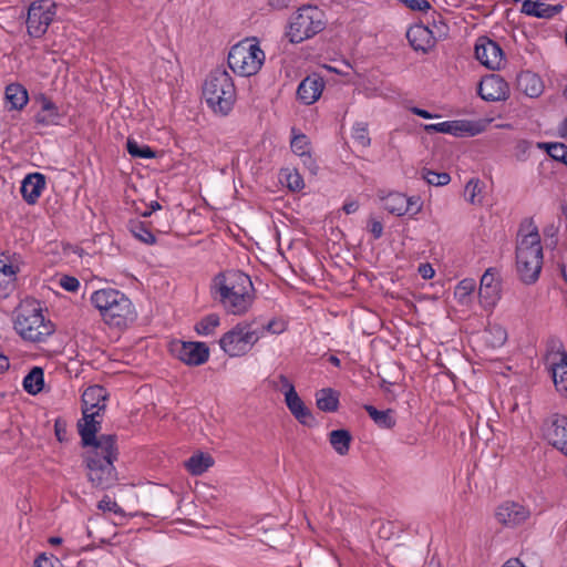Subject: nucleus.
Listing matches in <instances>:
<instances>
[{
    "instance_id": "f257e3e1",
    "label": "nucleus",
    "mask_w": 567,
    "mask_h": 567,
    "mask_svg": "<svg viewBox=\"0 0 567 567\" xmlns=\"http://www.w3.org/2000/svg\"><path fill=\"white\" fill-rule=\"evenodd\" d=\"M99 415L84 416L79 422V433L84 447L83 460L87 470V478L93 486L109 488L117 480L113 462L117 456L114 435L96 437L100 427Z\"/></svg>"
},
{
    "instance_id": "f03ea898",
    "label": "nucleus",
    "mask_w": 567,
    "mask_h": 567,
    "mask_svg": "<svg viewBox=\"0 0 567 567\" xmlns=\"http://www.w3.org/2000/svg\"><path fill=\"white\" fill-rule=\"evenodd\" d=\"M210 292L223 309L234 316L249 311L255 300V289L248 275L240 270H226L216 275Z\"/></svg>"
},
{
    "instance_id": "7ed1b4c3",
    "label": "nucleus",
    "mask_w": 567,
    "mask_h": 567,
    "mask_svg": "<svg viewBox=\"0 0 567 567\" xmlns=\"http://www.w3.org/2000/svg\"><path fill=\"white\" fill-rule=\"evenodd\" d=\"M516 271L519 279L534 284L539 278L543 267V246L537 226L533 220H524L516 237Z\"/></svg>"
},
{
    "instance_id": "20e7f679",
    "label": "nucleus",
    "mask_w": 567,
    "mask_h": 567,
    "mask_svg": "<svg viewBox=\"0 0 567 567\" xmlns=\"http://www.w3.org/2000/svg\"><path fill=\"white\" fill-rule=\"evenodd\" d=\"M90 302L110 327L123 328L136 318L135 307L130 298L114 288H102L90 296Z\"/></svg>"
},
{
    "instance_id": "39448f33",
    "label": "nucleus",
    "mask_w": 567,
    "mask_h": 567,
    "mask_svg": "<svg viewBox=\"0 0 567 567\" xmlns=\"http://www.w3.org/2000/svg\"><path fill=\"white\" fill-rule=\"evenodd\" d=\"M203 95L208 106L218 114H228L236 101L231 76L225 70H215L206 79Z\"/></svg>"
},
{
    "instance_id": "423d86ee",
    "label": "nucleus",
    "mask_w": 567,
    "mask_h": 567,
    "mask_svg": "<svg viewBox=\"0 0 567 567\" xmlns=\"http://www.w3.org/2000/svg\"><path fill=\"white\" fill-rule=\"evenodd\" d=\"M266 60L256 38H246L231 47L228 53V65L240 76H251L259 72Z\"/></svg>"
},
{
    "instance_id": "0eeeda50",
    "label": "nucleus",
    "mask_w": 567,
    "mask_h": 567,
    "mask_svg": "<svg viewBox=\"0 0 567 567\" xmlns=\"http://www.w3.org/2000/svg\"><path fill=\"white\" fill-rule=\"evenodd\" d=\"M326 27V17L321 9L315 6H303L291 16L286 37L291 43H300L315 37Z\"/></svg>"
},
{
    "instance_id": "6e6552de",
    "label": "nucleus",
    "mask_w": 567,
    "mask_h": 567,
    "mask_svg": "<svg viewBox=\"0 0 567 567\" xmlns=\"http://www.w3.org/2000/svg\"><path fill=\"white\" fill-rule=\"evenodd\" d=\"M14 329L30 342H42L53 332V326L44 319L42 310L32 305H22L18 309Z\"/></svg>"
},
{
    "instance_id": "1a4fd4ad",
    "label": "nucleus",
    "mask_w": 567,
    "mask_h": 567,
    "mask_svg": "<svg viewBox=\"0 0 567 567\" xmlns=\"http://www.w3.org/2000/svg\"><path fill=\"white\" fill-rule=\"evenodd\" d=\"M261 339V332L255 331V321H241L219 339L221 350L231 358L247 354Z\"/></svg>"
},
{
    "instance_id": "9d476101",
    "label": "nucleus",
    "mask_w": 567,
    "mask_h": 567,
    "mask_svg": "<svg viewBox=\"0 0 567 567\" xmlns=\"http://www.w3.org/2000/svg\"><path fill=\"white\" fill-rule=\"evenodd\" d=\"M55 17V3L52 0L34 1L28 11L27 28L31 37L43 35Z\"/></svg>"
},
{
    "instance_id": "9b49d317",
    "label": "nucleus",
    "mask_w": 567,
    "mask_h": 567,
    "mask_svg": "<svg viewBox=\"0 0 567 567\" xmlns=\"http://www.w3.org/2000/svg\"><path fill=\"white\" fill-rule=\"evenodd\" d=\"M172 352L187 365H202L209 359V348L198 341H174Z\"/></svg>"
},
{
    "instance_id": "f8f14e48",
    "label": "nucleus",
    "mask_w": 567,
    "mask_h": 567,
    "mask_svg": "<svg viewBox=\"0 0 567 567\" xmlns=\"http://www.w3.org/2000/svg\"><path fill=\"white\" fill-rule=\"evenodd\" d=\"M475 56L482 65L491 70H499L505 63L502 48L487 37H480L476 40Z\"/></svg>"
},
{
    "instance_id": "ddd939ff",
    "label": "nucleus",
    "mask_w": 567,
    "mask_h": 567,
    "mask_svg": "<svg viewBox=\"0 0 567 567\" xmlns=\"http://www.w3.org/2000/svg\"><path fill=\"white\" fill-rule=\"evenodd\" d=\"M502 289L498 274L495 269H487L482 278L478 289L480 303L485 310H492L501 299Z\"/></svg>"
},
{
    "instance_id": "4468645a",
    "label": "nucleus",
    "mask_w": 567,
    "mask_h": 567,
    "mask_svg": "<svg viewBox=\"0 0 567 567\" xmlns=\"http://www.w3.org/2000/svg\"><path fill=\"white\" fill-rule=\"evenodd\" d=\"M383 207L395 216L416 215L421 212L422 204L417 196L408 197L402 193L394 192L383 198Z\"/></svg>"
},
{
    "instance_id": "2eb2a0df",
    "label": "nucleus",
    "mask_w": 567,
    "mask_h": 567,
    "mask_svg": "<svg viewBox=\"0 0 567 567\" xmlns=\"http://www.w3.org/2000/svg\"><path fill=\"white\" fill-rule=\"evenodd\" d=\"M530 516V512L524 505L506 501L497 506L495 511L496 520L506 527H515L525 523Z\"/></svg>"
},
{
    "instance_id": "dca6fc26",
    "label": "nucleus",
    "mask_w": 567,
    "mask_h": 567,
    "mask_svg": "<svg viewBox=\"0 0 567 567\" xmlns=\"http://www.w3.org/2000/svg\"><path fill=\"white\" fill-rule=\"evenodd\" d=\"M547 442L567 457V416L555 414L545 429Z\"/></svg>"
},
{
    "instance_id": "f3484780",
    "label": "nucleus",
    "mask_w": 567,
    "mask_h": 567,
    "mask_svg": "<svg viewBox=\"0 0 567 567\" xmlns=\"http://www.w3.org/2000/svg\"><path fill=\"white\" fill-rule=\"evenodd\" d=\"M478 94L488 102L502 101L508 97L509 86L499 75L489 74L481 80Z\"/></svg>"
},
{
    "instance_id": "a211bd4d",
    "label": "nucleus",
    "mask_w": 567,
    "mask_h": 567,
    "mask_svg": "<svg viewBox=\"0 0 567 567\" xmlns=\"http://www.w3.org/2000/svg\"><path fill=\"white\" fill-rule=\"evenodd\" d=\"M423 128L429 134L443 133L453 136H474L481 132L476 124L468 121H445L435 124H425Z\"/></svg>"
},
{
    "instance_id": "6ab92c4d",
    "label": "nucleus",
    "mask_w": 567,
    "mask_h": 567,
    "mask_svg": "<svg viewBox=\"0 0 567 567\" xmlns=\"http://www.w3.org/2000/svg\"><path fill=\"white\" fill-rule=\"evenodd\" d=\"M324 85L322 76L316 73L310 74L299 83L297 97L301 103L311 105L320 99Z\"/></svg>"
},
{
    "instance_id": "aec40b11",
    "label": "nucleus",
    "mask_w": 567,
    "mask_h": 567,
    "mask_svg": "<svg viewBox=\"0 0 567 567\" xmlns=\"http://www.w3.org/2000/svg\"><path fill=\"white\" fill-rule=\"evenodd\" d=\"M106 390L101 385L89 386L82 394L84 416L100 415L105 409Z\"/></svg>"
},
{
    "instance_id": "412c9836",
    "label": "nucleus",
    "mask_w": 567,
    "mask_h": 567,
    "mask_svg": "<svg viewBox=\"0 0 567 567\" xmlns=\"http://www.w3.org/2000/svg\"><path fill=\"white\" fill-rule=\"evenodd\" d=\"M406 38L414 50L422 52L431 50L436 42L434 30L424 24L412 25L406 32Z\"/></svg>"
},
{
    "instance_id": "4be33fe9",
    "label": "nucleus",
    "mask_w": 567,
    "mask_h": 567,
    "mask_svg": "<svg viewBox=\"0 0 567 567\" xmlns=\"http://www.w3.org/2000/svg\"><path fill=\"white\" fill-rule=\"evenodd\" d=\"M45 177L41 173H30L21 182L20 192L22 198L29 204L34 205L45 188Z\"/></svg>"
},
{
    "instance_id": "5701e85b",
    "label": "nucleus",
    "mask_w": 567,
    "mask_h": 567,
    "mask_svg": "<svg viewBox=\"0 0 567 567\" xmlns=\"http://www.w3.org/2000/svg\"><path fill=\"white\" fill-rule=\"evenodd\" d=\"M22 264L21 256L16 252L0 254V285L6 284L7 286L13 287Z\"/></svg>"
},
{
    "instance_id": "b1692460",
    "label": "nucleus",
    "mask_w": 567,
    "mask_h": 567,
    "mask_svg": "<svg viewBox=\"0 0 567 567\" xmlns=\"http://www.w3.org/2000/svg\"><path fill=\"white\" fill-rule=\"evenodd\" d=\"M286 405L295 419L306 426L315 424V417L310 409L305 404L299 394L295 392L285 399Z\"/></svg>"
},
{
    "instance_id": "393cba45",
    "label": "nucleus",
    "mask_w": 567,
    "mask_h": 567,
    "mask_svg": "<svg viewBox=\"0 0 567 567\" xmlns=\"http://www.w3.org/2000/svg\"><path fill=\"white\" fill-rule=\"evenodd\" d=\"M517 86L529 97H538L544 90L542 79L530 71L519 73L517 76Z\"/></svg>"
},
{
    "instance_id": "a878e982",
    "label": "nucleus",
    "mask_w": 567,
    "mask_h": 567,
    "mask_svg": "<svg viewBox=\"0 0 567 567\" xmlns=\"http://www.w3.org/2000/svg\"><path fill=\"white\" fill-rule=\"evenodd\" d=\"M37 101L40 105V111L35 115L37 123L45 126L56 124L60 118L56 105L43 94Z\"/></svg>"
},
{
    "instance_id": "bb28decb",
    "label": "nucleus",
    "mask_w": 567,
    "mask_h": 567,
    "mask_svg": "<svg viewBox=\"0 0 567 567\" xmlns=\"http://www.w3.org/2000/svg\"><path fill=\"white\" fill-rule=\"evenodd\" d=\"M214 463L215 461L210 454L198 452L185 462V467L190 475L199 476L207 472Z\"/></svg>"
},
{
    "instance_id": "cd10ccee",
    "label": "nucleus",
    "mask_w": 567,
    "mask_h": 567,
    "mask_svg": "<svg viewBox=\"0 0 567 567\" xmlns=\"http://www.w3.org/2000/svg\"><path fill=\"white\" fill-rule=\"evenodd\" d=\"M550 371L557 392L567 398V357L563 354L558 362L551 363Z\"/></svg>"
},
{
    "instance_id": "c85d7f7f",
    "label": "nucleus",
    "mask_w": 567,
    "mask_h": 567,
    "mask_svg": "<svg viewBox=\"0 0 567 567\" xmlns=\"http://www.w3.org/2000/svg\"><path fill=\"white\" fill-rule=\"evenodd\" d=\"M290 146L292 152L305 158V164L309 163L312 173L316 172L317 166L310 156V141L305 134H295L291 138Z\"/></svg>"
},
{
    "instance_id": "c756f323",
    "label": "nucleus",
    "mask_w": 567,
    "mask_h": 567,
    "mask_svg": "<svg viewBox=\"0 0 567 567\" xmlns=\"http://www.w3.org/2000/svg\"><path fill=\"white\" fill-rule=\"evenodd\" d=\"M23 389L31 395H37L44 386V372L40 367H33L23 379Z\"/></svg>"
},
{
    "instance_id": "7c9ffc66",
    "label": "nucleus",
    "mask_w": 567,
    "mask_h": 567,
    "mask_svg": "<svg viewBox=\"0 0 567 567\" xmlns=\"http://www.w3.org/2000/svg\"><path fill=\"white\" fill-rule=\"evenodd\" d=\"M6 99L11 109L21 110L28 103V92L20 84H10L6 87Z\"/></svg>"
},
{
    "instance_id": "2f4dec72",
    "label": "nucleus",
    "mask_w": 567,
    "mask_h": 567,
    "mask_svg": "<svg viewBox=\"0 0 567 567\" xmlns=\"http://www.w3.org/2000/svg\"><path fill=\"white\" fill-rule=\"evenodd\" d=\"M317 406L324 412H334L339 406V395L332 389H321L316 394Z\"/></svg>"
},
{
    "instance_id": "473e14b6",
    "label": "nucleus",
    "mask_w": 567,
    "mask_h": 567,
    "mask_svg": "<svg viewBox=\"0 0 567 567\" xmlns=\"http://www.w3.org/2000/svg\"><path fill=\"white\" fill-rule=\"evenodd\" d=\"M364 410L379 427L392 429L395 425V419L392 410L379 411L370 404L364 405Z\"/></svg>"
},
{
    "instance_id": "72a5a7b5",
    "label": "nucleus",
    "mask_w": 567,
    "mask_h": 567,
    "mask_svg": "<svg viewBox=\"0 0 567 567\" xmlns=\"http://www.w3.org/2000/svg\"><path fill=\"white\" fill-rule=\"evenodd\" d=\"M329 442L339 455H346L350 449L351 435L347 430H333L329 433Z\"/></svg>"
},
{
    "instance_id": "f704fd0d",
    "label": "nucleus",
    "mask_w": 567,
    "mask_h": 567,
    "mask_svg": "<svg viewBox=\"0 0 567 567\" xmlns=\"http://www.w3.org/2000/svg\"><path fill=\"white\" fill-rule=\"evenodd\" d=\"M476 282L472 278L461 280L455 289L454 297L458 303L466 306L471 302L472 293L475 291Z\"/></svg>"
},
{
    "instance_id": "c9c22d12",
    "label": "nucleus",
    "mask_w": 567,
    "mask_h": 567,
    "mask_svg": "<svg viewBox=\"0 0 567 567\" xmlns=\"http://www.w3.org/2000/svg\"><path fill=\"white\" fill-rule=\"evenodd\" d=\"M486 341L493 348H498L505 343L507 340V332L505 328L499 324H491L485 331Z\"/></svg>"
},
{
    "instance_id": "e433bc0d",
    "label": "nucleus",
    "mask_w": 567,
    "mask_h": 567,
    "mask_svg": "<svg viewBox=\"0 0 567 567\" xmlns=\"http://www.w3.org/2000/svg\"><path fill=\"white\" fill-rule=\"evenodd\" d=\"M219 323V316L216 313H210L196 323L195 331L200 336H210L214 333Z\"/></svg>"
},
{
    "instance_id": "4c0bfd02",
    "label": "nucleus",
    "mask_w": 567,
    "mask_h": 567,
    "mask_svg": "<svg viewBox=\"0 0 567 567\" xmlns=\"http://www.w3.org/2000/svg\"><path fill=\"white\" fill-rule=\"evenodd\" d=\"M351 136L353 141L363 148L369 147L371 144L368 124L364 122L354 123L351 128Z\"/></svg>"
},
{
    "instance_id": "58836bf2",
    "label": "nucleus",
    "mask_w": 567,
    "mask_h": 567,
    "mask_svg": "<svg viewBox=\"0 0 567 567\" xmlns=\"http://www.w3.org/2000/svg\"><path fill=\"white\" fill-rule=\"evenodd\" d=\"M128 154L136 158H153L155 152L147 145H141L135 140L128 138L126 143Z\"/></svg>"
},
{
    "instance_id": "ea45409f",
    "label": "nucleus",
    "mask_w": 567,
    "mask_h": 567,
    "mask_svg": "<svg viewBox=\"0 0 567 567\" xmlns=\"http://www.w3.org/2000/svg\"><path fill=\"white\" fill-rule=\"evenodd\" d=\"M482 184L478 179H470L467 184L465 185L464 189V196L465 199L473 204H481L482 203Z\"/></svg>"
},
{
    "instance_id": "a19ab883",
    "label": "nucleus",
    "mask_w": 567,
    "mask_h": 567,
    "mask_svg": "<svg viewBox=\"0 0 567 567\" xmlns=\"http://www.w3.org/2000/svg\"><path fill=\"white\" fill-rule=\"evenodd\" d=\"M287 329V324L281 319H272L265 324H256L255 331L261 332V339L269 334H280Z\"/></svg>"
},
{
    "instance_id": "79ce46f5",
    "label": "nucleus",
    "mask_w": 567,
    "mask_h": 567,
    "mask_svg": "<svg viewBox=\"0 0 567 567\" xmlns=\"http://www.w3.org/2000/svg\"><path fill=\"white\" fill-rule=\"evenodd\" d=\"M422 178L430 185L433 186H445L451 182V176L445 173H437L431 169H422Z\"/></svg>"
},
{
    "instance_id": "37998d69",
    "label": "nucleus",
    "mask_w": 567,
    "mask_h": 567,
    "mask_svg": "<svg viewBox=\"0 0 567 567\" xmlns=\"http://www.w3.org/2000/svg\"><path fill=\"white\" fill-rule=\"evenodd\" d=\"M539 147L546 146L548 155L555 161L561 162L567 166V146L561 143L538 144Z\"/></svg>"
},
{
    "instance_id": "c03bdc74",
    "label": "nucleus",
    "mask_w": 567,
    "mask_h": 567,
    "mask_svg": "<svg viewBox=\"0 0 567 567\" xmlns=\"http://www.w3.org/2000/svg\"><path fill=\"white\" fill-rule=\"evenodd\" d=\"M287 186L293 192L301 190L305 187L303 178L299 172L295 169H286L284 173Z\"/></svg>"
},
{
    "instance_id": "a18cd8bd",
    "label": "nucleus",
    "mask_w": 567,
    "mask_h": 567,
    "mask_svg": "<svg viewBox=\"0 0 567 567\" xmlns=\"http://www.w3.org/2000/svg\"><path fill=\"white\" fill-rule=\"evenodd\" d=\"M272 382L274 386L284 393L285 399L297 392L292 382L285 374H279Z\"/></svg>"
},
{
    "instance_id": "49530a36",
    "label": "nucleus",
    "mask_w": 567,
    "mask_h": 567,
    "mask_svg": "<svg viewBox=\"0 0 567 567\" xmlns=\"http://www.w3.org/2000/svg\"><path fill=\"white\" fill-rule=\"evenodd\" d=\"M132 233L135 238L144 244L152 245L155 243V236L143 224L134 225L132 227Z\"/></svg>"
},
{
    "instance_id": "de8ad7c7",
    "label": "nucleus",
    "mask_w": 567,
    "mask_h": 567,
    "mask_svg": "<svg viewBox=\"0 0 567 567\" xmlns=\"http://www.w3.org/2000/svg\"><path fill=\"white\" fill-rule=\"evenodd\" d=\"M97 508L102 512H111L118 516L124 515V511L120 505L107 495L103 496V498L97 503Z\"/></svg>"
},
{
    "instance_id": "09e8293b",
    "label": "nucleus",
    "mask_w": 567,
    "mask_h": 567,
    "mask_svg": "<svg viewBox=\"0 0 567 567\" xmlns=\"http://www.w3.org/2000/svg\"><path fill=\"white\" fill-rule=\"evenodd\" d=\"M58 284L69 292H76L80 288L79 279L73 276L62 275L59 277Z\"/></svg>"
},
{
    "instance_id": "8fccbe9b",
    "label": "nucleus",
    "mask_w": 567,
    "mask_h": 567,
    "mask_svg": "<svg viewBox=\"0 0 567 567\" xmlns=\"http://www.w3.org/2000/svg\"><path fill=\"white\" fill-rule=\"evenodd\" d=\"M437 19L433 17L431 30H434L435 40L443 39L447 35L449 27L442 21L441 16L436 14Z\"/></svg>"
},
{
    "instance_id": "3c124183",
    "label": "nucleus",
    "mask_w": 567,
    "mask_h": 567,
    "mask_svg": "<svg viewBox=\"0 0 567 567\" xmlns=\"http://www.w3.org/2000/svg\"><path fill=\"white\" fill-rule=\"evenodd\" d=\"M399 1L412 11L424 12L431 8V4L427 0H399Z\"/></svg>"
},
{
    "instance_id": "603ef678",
    "label": "nucleus",
    "mask_w": 567,
    "mask_h": 567,
    "mask_svg": "<svg viewBox=\"0 0 567 567\" xmlns=\"http://www.w3.org/2000/svg\"><path fill=\"white\" fill-rule=\"evenodd\" d=\"M60 565V561L54 557H47L45 555H41L35 560V567H56Z\"/></svg>"
},
{
    "instance_id": "864d4df0",
    "label": "nucleus",
    "mask_w": 567,
    "mask_h": 567,
    "mask_svg": "<svg viewBox=\"0 0 567 567\" xmlns=\"http://www.w3.org/2000/svg\"><path fill=\"white\" fill-rule=\"evenodd\" d=\"M369 230L373 235L374 239H379L383 234V225L379 220L371 219L369 223Z\"/></svg>"
},
{
    "instance_id": "5fc2aeb1",
    "label": "nucleus",
    "mask_w": 567,
    "mask_h": 567,
    "mask_svg": "<svg viewBox=\"0 0 567 567\" xmlns=\"http://www.w3.org/2000/svg\"><path fill=\"white\" fill-rule=\"evenodd\" d=\"M419 274L421 275V277L423 279L427 280V279H432L434 277L435 271L431 264L425 262V264H421L419 266Z\"/></svg>"
},
{
    "instance_id": "6e6d98bb",
    "label": "nucleus",
    "mask_w": 567,
    "mask_h": 567,
    "mask_svg": "<svg viewBox=\"0 0 567 567\" xmlns=\"http://www.w3.org/2000/svg\"><path fill=\"white\" fill-rule=\"evenodd\" d=\"M411 112L420 117H423V118H436L439 117L437 114H432L430 112H427L426 110H423V109H420V107H416V106H413L411 107Z\"/></svg>"
},
{
    "instance_id": "4d7b16f0",
    "label": "nucleus",
    "mask_w": 567,
    "mask_h": 567,
    "mask_svg": "<svg viewBox=\"0 0 567 567\" xmlns=\"http://www.w3.org/2000/svg\"><path fill=\"white\" fill-rule=\"evenodd\" d=\"M359 208V203L357 200H349V202H346L342 209L346 214H353L358 210Z\"/></svg>"
},
{
    "instance_id": "13d9d810",
    "label": "nucleus",
    "mask_w": 567,
    "mask_h": 567,
    "mask_svg": "<svg viewBox=\"0 0 567 567\" xmlns=\"http://www.w3.org/2000/svg\"><path fill=\"white\" fill-rule=\"evenodd\" d=\"M290 0H268L269 6L275 9H282L289 4Z\"/></svg>"
},
{
    "instance_id": "bf43d9fd",
    "label": "nucleus",
    "mask_w": 567,
    "mask_h": 567,
    "mask_svg": "<svg viewBox=\"0 0 567 567\" xmlns=\"http://www.w3.org/2000/svg\"><path fill=\"white\" fill-rule=\"evenodd\" d=\"M10 367L8 357L0 352V373L7 371Z\"/></svg>"
},
{
    "instance_id": "052dcab7",
    "label": "nucleus",
    "mask_w": 567,
    "mask_h": 567,
    "mask_svg": "<svg viewBox=\"0 0 567 567\" xmlns=\"http://www.w3.org/2000/svg\"><path fill=\"white\" fill-rule=\"evenodd\" d=\"M530 146H532V144L529 142H527V141H519L517 143V145H516V148L520 153L525 154V153H527L529 151Z\"/></svg>"
},
{
    "instance_id": "680f3d73",
    "label": "nucleus",
    "mask_w": 567,
    "mask_h": 567,
    "mask_svg": "<svg viewBox=\"0 0 567 567\" xmlns=\"http://www.w3.org/2000/svg\"><path fill=\"white\" fill-rule=\"evenodd\" d=\"M559 134L563 137H567V117L563 121L559 126Z\"/></svg>"
},
{
    "instance_id": "e2e57ef3",
    "label": "nucleus",
    "mask_w": 567,
    "mask_h": 567,
    "mask_svg": "<svg viewBox=\"0 0 567 567\" xmlns=\"http://www.w3.org/2000/svg\"><path fill=\"white\" fill-rule=\"evenodd\" d=\"M64 431H62L58 424H55V435L60 442L63 441Z\"/></svg>"
},
{
    "instance_id": "0e129e2a",
    "label": "nucleus",
    "mask_w": 567,
    "mask_h": 567,
    "mask_svg": "<svg viewBox=\"0 0 567 567\" xmlns=\"http://www.w3.org/2000/svg\"><path fill=\"white\" fill-rule=\"evenodd\" d=\"M49 543H50L51 545H60V544L62 543V538H60V537H51V538L49 539Z\"/></svg>"
},
{
    "instance_id": "69168bd1",
    "label": "nucleus",
    "mask_w": 567,
    "mask_h": 567,
    "mask_svg": "<svg viewBox=\"0 0 567 567\" xmlns=\"http://www.w3.org/2000/svg\"><path fill=\"white\" fill-rule=\"evenodd\" d=\"M330 362L334 365H339L340 364V360L337 358V357H331L330 358Z\"/></svg>"
},
{
    "instance_id": "338daca9",
    "label": "nucleus",
    "mask_w": 567,
    "mask_h": 567,
    "mask_svg": "<svg viewBox=\"0 0 567 567\" xmlns=\"http://www.w3.org/2000/svg\"><path fill=\"white\" fill-rule=\"evenodd\" d=\"M324 68H326L328 71H330V72L340 73V71H339V70H337V69H336V68H333V66L324 65Z\"/></svg>"
},
{
    "instance_id": "774afa93",
    "label": "nucleus",
    "mask_w": 567,
    "mask_h": 567,
    "mask_svg": "<svg viewBox=\"0 0 567 567\" xmlns=\"http://www.w3.org/2000/svg\"><path fill=\"white\" fill-rule=\"evenodd\" d=\"M158 208H161L158 203L155 202L152 204V209H158Z\"/></svg>"
}]
</instances>
